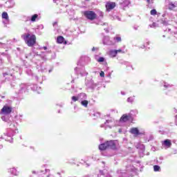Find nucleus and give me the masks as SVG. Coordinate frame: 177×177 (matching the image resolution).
Returning a JSON list of instances; mask_svg holds the SVG:
<instances>
[{
	"label": "nucleus",
	"mask_w": 177,
	"mask_h": 177,
	"mask_svg": "<svg viewBox=\"0 0 177 177\" xmlns=\"http://www.w3.org/2000/svg\"><path fill=\"white\" fill-rule=\"evenodd\" d=\"M116 19H118V20H121L118 17H116Z\"/></svg>",
	"instance_id": "obj_41"
},
{
	"label": "nucleus",
	"mask_w": 177,
	"mask_h": 177,
	"mask_svg": "<svg viewBox=\"0 0 177 177\" xmlns=\"http://www.w3.org/2000/svg\"><path fill=\"white\" fill-rule=\"evenodd\" d=\"M106 10L108 12H110V10H112L114 8H115V3L114 2H109L106 4Z\"/></svg>",
	"instance_id": "obj_6"
},
{
	"label": "nucleus",
	"mask_w": 177,
	"mask_h": 177,
	"mask_svg": "<svg viewBox=\"0 0 177 177\" xmlns=\"http://www.w3.org/2000/svg\"><path fill=\"white\" fill-rule=\"evenodd\" d=\"M97 62H104V58H103V57H100V58L98 59Z\"/></svg>",
	"instance_id": "obj_28"
},
{
	"label": "nucleus",
	"mask_w": 177,
	"mask_h": 177,
	"mask_svg": "<svg viewBox=\"0 0 177 177\" xmlns=\"http://www.w3.org/2000/svg\"><path fill=\"white\" fill-rule=\"evenodd\" d=\"M99 149H100V150H106V149H109L107 142L100 145Z\"/></svg>",
	"instance_id": "obj_12"
},
{
	"label": "nucleus",
	"mask_w": 177,
	"mask_h": 177,
	"mask_svg": "<svg viewBox=\"0 0 177 177\" xmlns=\"http://www.w3.org/2000/svg\"><path fill=\"white\" fill-rule=\"evenodd\" d=\"M43 48L44 49V50H46V49H48L46 46L43 47Z\"/></svg>",
	"instance_id": "obj_34"
},
{
	"label": "nucleus",
	"mask_w": 177,
	"mask_h": 177,
	"mask_svg": "<svg viewBox=\"0 0 177 177\" xmlns=\"http://www.w3.org/2000/svg\"><path fill=\"white\" fill-rule=\"evenodd\" d=\"M162 145L165 147H167V149H169V147H171V146H172V142H171V140L167 139L165 141H163Z\"/></svg>",
	"instance_id": "obj_8"
},
{
	"label": "nucleus",
	"mask_w": 177,
	"mask_h": 177,
	"mask_svg": "<svg viewBox=\"0 0 177 177\" xmlns=\"http://www.w3.org/2000/svg\"><path fill=\"white\" fill-rule=\"evenodd\" d=\"M128 120H129V116H128L127 114H124L120 118V122H127Z\"/></svg>",
	"instance_id": "obj_10"
},
{
	"label": "nucleus",
	"mask_w": 177,
	"mask_h": 177,
	"mask_svg": "<svg viewBox=\"0 0 177 177\" xmlns=\"http://www.w3.org/2000/svg\"><path fill=\"white\" fill-rule=\"evenodd\" d=\"M10 172L12 175H15L16 176H17V175H19V171H17V170L15 168L10 169Z\"/></svg>",
	"instance_id": "obj_15"
},
{
	"label": "nucleus",
	"mask_w": 177,
	"mask_h": 177,
	"mask_svg": "<svg viewBox=\"0 0 177 177\" xmlns=\"http://www.w3.org/2000/svg\"><path fill=\"white\" fill-rule=\"evenodd\" d=\"M93 50H95V48H93Z\"/></svg>",
	"instance_id": "obj_44"
},
{
	"label": "nucleus",
	"mask_w": 177,
	"mask_h": 177,
	"mask_svg": "<svg viewBox=\"0 0 177 177\" xmlns=\"http://www.w3.org/2000/svg\"><path fill=\"white\" fill-rule=\"evenodd\" d=\"M122 95H125V93L121 92Z\"/></svg>",
	"instance_id": "obj_42"
},
{
	"label": "nucleus",
	"mask_w": 177,
	"mask_h": 177,
	"mask_svg": "<svg viewBox=\"0 0 177 177\" xmlns=\"http://www.w3.org/2000/svg\"><path fill=\"white\" fill-rule=\"evenodd\" d=\"M150 14L152 16H155V15H157V10H156V9L151 10V12H150Z\"/></svg>",
	"instance_id": "obj_22"
},
{
	"label": "nucleus",
	"mask_w": 177,
	"mask_h": 177,
	"mask_svg": "<svg viewBox=\"0 0 177 177\" xmlns=\"http://www.w3.org/2000/svg\"><path fill=\"white\" fill-rule=\"evenodd\" d=\"M161 24L164 25V26H167L168 24V22H167L166 21L162 20L160 21Z\"/></svg>",
	"instance_id": "obj_26"
},
{
	"label": "nucleus",
	"mask_w": 177,
	"mask_h": 177,
	"mask_svg": "<svg viewBox=\"0 0 177 177\" xmlns=\"http://www.w3.org/2000/svg\"><path fill=\"white\" fill-rule=\"evenodd\" d=\"M106 177H111V176L110 174H108Z\"/></svg>",
	"instance_id": "obj_40"
},
{
	"label": "nucleus",
	"mask_w": 177,
	"mask_h": 177,
	"mask_svg": "<svg viewBox=\"0 0 177 177\" xmlns=\"http://www.w3.org/2000/svg\"><path fill=\"white\" fill-rule=\"evenodd\" d=\"M110 122H113V120H106V122H104V124L101 125V128H103L104 125H107V124H110Z\"/></svg>",
	"instance_id": "obj_21"
},
{
	"label": "nucleus",
	"mask_w": 177,
	"mask_h": 177,
	"mask_svg": "<svg viewBox=\"0 0 177 177\" xmlns=\"http://www.w3.org/2000/svg\"><path fill=\"white\" fill-rule=\"evenodd\" d=\"M138 26H136V27L134 26V28H135L136 30H138Z\"/></svg>",
	"instance_id": "obj_37"
},
{
	"label": "nucleus",
	"mask_w": 177,
	"mask_h": 177,
	"mask_svg": "<svg viewBox=\"0 0 177 177\" xmlns=\"http://www.w3.org/2000/svg\"><path fill=\"white\" fill-rule=\"evenodd\" d=\"M2 18L6 19V20H8L9 19V16L8 15V12H3L2 13Z\"/></svg>",
	"instance_id": "obj_19"
},
{
	"label": "nucleus",
	"mask_w": 177,
	"mask_h": 177,
	"mask_svg": "<svg viewBox=\"0 0 177 177\" xmlns=\"http://www.w3.org/2000/svg\"><path fill=\"white\" fill-rule=\"evenodd\" d=\"M84 15L86 19H88V20H95V19H96V13L93 11H84Z\"/></svg>",
	"instance_id": "obj_3"
},
{
	"label": "nucleus",
	"mask_w": 177,
	"mask_h": 177,
	"mask_svg": "<svg viewBox=\"0 0 177 177\" xmlns=\"http://www.w3.org/2000/svg\"><path fill=\"white\" fill-rule=\"evenodd\" d=\"M127 102H129V103H132V102H133V98L132 97H129L127 99Z\"/></svg>",
	"instance_id": "obj_27"
},
{
	"label": "nucleus",
	"mask_w": 177,
	"mask_h": 177,
	"mask_svg": "<svg viewBox=\"0 0 177 177\" xmlns=\"http://www.w3.org/2000/svg\"><path fill=\"white\" fill-rule=\"evenodd\" d=\"M160 160L161 161H162V160H164V158L160 157Z\"/></svg>",
	"instance_id": "obj_35"
},
{
	"label": "nucleus",
	"mask_w": 177,
	"mask_h": 177,
	"mask_svg": "<svg viewBox=\"0 0 177 177\" xmlns=\"http://www.w3.org/2000/svg\"><path fill=\"white\" fill-rule=\"evenodd\" d=\"M148 3H153L154 2V0H147Z\"/></svg>",
	"instance_id": "obj_32"
},
{
	"label": "nucleus",
	"mask_w": 177,
	"mask_h": 177,
	"mask_svg": "<svg viewBox=\"0 0 177 177\" xmlns=\"http://www.w3.org/2000/svg\"><path fill=\"white\" fill-rule=\"evenodd\" d=\"M109 56H111V57H115V56H117V51L116 50H111L109 51Z\"/></svg>",
	"instance_id": "obj_14"
},
{
	"label": "nucleus",
	"mask_w": 177,
	"mask_h": 177,
	"mask_svg": "<svg viewBox=\"0 0 177 177\" xmlns=\"http://www.w3.org/2000/svg\"><path fill=\"white\" fill-rule=\"evenodd\" d=\"M54 1V2H56L55 0H53Z\"/></svg>",
	"instance_id": "obj_45"
},
{
	"label": "nucleus",
	"mask_w": 177,
	"mask_h": 177,
	"mask_svg": "<svg viewBox=\"0 0 177 177\" xmlns=\"http://www.w3.org/2000/svg\"><path fill=\"white\" fill-rule=\"evenodd\" d=\"M57 42L58 44H63V42H64V37L62 36H59L57 39Z\"/></svg>",
	"instance_id": "obj_16"
},
{
	"label": "nucleus",
	"mask_w": 177,
	"mask_h": 177,
	"mask_svg": "<svg viewBox=\"0 0 177 177\" xmlns=\"http://www.w3.org/2000/svg\"><path fill=\"white\" fill-rule=\"evenodd\" d=\"M106 144L108 145V149L115 150V149H117V146L118 145V142L115 140H110L106 141Z\"/></svg>",
	"instance_id": "obj_4"
},
{
	"label": "nucleus",
	"mask_w": 177,
	"mask_h": 177,
	"mask_svg": "<svg viewBox=\"0 0 177 177\" xmlns=\"http://www.w3.org/2000/svg\"><path fill=\"white\" fill-rule=\"evenodd\" d=\"M129 4V1H125L123 3H122V5L124 6H128V5Z\"/></svg>",
	"instance_id": "obj_24"
},
{
	"label": "nucleus",
	"mask_w": 177,
	"mask_h": 177,
	"mask_svg": "<svg viewBox=\"0 0 177 177\" xmlns=\"http://www.w3.org/2000/svg\"><path fill=\"white\" fill-rule=\"evenodd\" d=\"M153 171L155 172H160L161 171V167L158 165H154L153 166Z\"/></svg>",
	"instance_id": "obj_17"
},
{
	"label": "nucleus",
	"mask_w": 177,
	"mask_h": 177,
	"mask_svg": "<svg viewBox=\"0 0 177 177\" xmlns=\"http://www.w3.org/2000/svg\"><path fill=\"white\" fill-rule=\"evenodd\" d=\"M130 132L136 136H138V135H142V133L139 132V129L136 127L131 128Z\"/></svg>",
	"instance_id": "obj_9"
},
{
	"label": "nucleus",
	"mask_w": 177,
	"mask_h": 177,
	"mask_svg": "<svg viewBox=\"0 0 177 177\" xmlns=\"http://www.w3.org/2000/svg\"><path fill=\"white\" fill-rule=\"evenodd\" d=\"M98 24H99L100 26H107V23L100 22Z\"/></svg>",
	"instance_id": "obj_29"
},
{
	"label": "nucleus",
	"mask_w": 177,
	"mask_h": 177,
	"mask_svg": "<svg viewBox=\"0 0 177 177\" xmlns=\"http://www.w3.org/2000/svg\"><path fill=\"white\" fill-rule=\"evenodd\" d=\"M114 39L117 41V42H121V37L116 36L114 37Z\"/></svg>",
	"instance_id": "obj_23"
},
{
	"label": "nucleus",
	"mask_w": 177,
	"mask_h": 177,
	"mask_svg": "<svg viewBox=\"0 0 177 177\" xmlns=\"http://www.w3.org/2000/svg\"><path fill=\"white\" fill-rule=\"evenodd\" d=\"M104 30L106 32H109V30L106 28H105Z\"/></svg>",
	"instance_id": "obj_38"
},
{
	"label": "nucleus",
	"mask_w": 177,
	"mask_h": 177,
	"mask_svg": "<svg viewBox=\"0 0 177 177\" xmlns=\"http://www.w3.org/2000/svg\"><path fill=\"white\" fill-rule=\"evenodd\" d=\"M176 6H177V4L174 3L172 2H170L169 3V10H174V9H175V8H176Z\"/></svg>",
	"instance_id": "obj_13"
},
{
	"label": "nucleus",
	"mask_w": 177,
	"mask_h": 177,
	"mask_svg": "<svg viewBox=\"0 0 177 177\" xmlns=\"http://www.w3.org/2000/svg\"><path fill=\"white\" fill-rule=\"evenodd\" d=\"M162 37H163V38H165V35H163Z\"/></svg>",
	"instance_id": "obj_43"
},
{
	"label": "nucleus",
	"mask_w": 177,
	"mask_h": 177,
	"mask_svg": "<svg viewBox=\"0 0 177 177\" xmlns=\"http://www.w3.org/2000/svg\"><path fill=\"white\" fill-rule=\"evenodd\" d=\"M37 19H38V15L35 14L34 15L32 16L30 20H31V21H35V20H37Z\"/></svg>",
	"instance_id": "obj_20"
},
{
	"label": "nucleus",
	"mask_w": 177,
	"mask_h": 177,
	"mask_svg": "<svg viewBox=\"0 0 177 177\" xmlns=\"http://www.w3.org/2000/svg\"><path fill=\"white\" fill-rule=\"evenodd\" d=\"M104 45H113L114 43L111 40H110V37H104L103 40Z\"/></svg>",
	"instance_id": "obj_7"
},
{
	"label": "nucleus",
	"mask_w": 177,
	"mask_h": 177,
	"mask_svg": "<svg viewBox=\"0 0 177 177\" xmlns=\"http://www.w3.org/2000/svg\"><path fill=\"white\" fill-rule=\"evenodd\" d=\"M100 77H104V72L101 71L100 73Z\"/></svg>",
	"instance_id": "obj_31"
},
{
	"label": "nucleus",
	"mask_w": 177,
	"mask_h": 177,
	"mask_svg": "<svg viewBox=\"0 0 177 177\" xmlns=\"http://www.w3.org/2000/svg\"><path fill=\"white\" fill-rule=\"evenodd\" d=\"M80 99H86V95L84 93H82L77 97H72L73 102H77V100H80Z\"/></svg>",
	"instance_id": "obj_5"
},
{
	"label": "nucleus",
	"mask_w": 177,
	"mask_h": 177,
	"mask_svg": "<svg viewBox=\"0 0 177 177\" xmlns=\"http://www.w3.org/2000/svg\"><path fill=\"white\" fill-rule=\"evenodd\" d=\"M12 107L8 105H5L1 110L0 114L1 115V120L7 122L9 118V114L12 113Z\"/></svg>",
	"instance_id": "obj_2"
},
{
	"label": "nucleus",
	"mask_w": 177,
	"mask_h": 177,
	"mask_svg": "<svg viewBox=\"0 0 177 177\" xmlns=\"http://www.w3.org/2000/svg\"><path fill=\"white\" fill-rule=\"evenodd\" d=\"M21 38L25 41V44L28 45V46H34L37 43V37L35 35H31L30 33H24L21 35Z\"/></svg>",
	"instance_id": "obj_1"
},
{
	"label": "nucleus",
	"mask_w": 177,
	"mask_h": 177,
	"mask_svg": "<svg viewBox=\"0 0 177 177\" xmlns=\"http://www.w3.org/2000/svg\"><path fill=\"white\" fill-rule=\"evenodd\" d=\"M88 103L89 102H88V100H83V101L81 102V104L82 106H84V107H88Z\"/></svg>",
	"instance_id": "obj_18"
},
{
	"label": "nucleus",
	"mask_w": 177,
	"mask_h": 177,
	"mask_svg": "<svg viewBox=\"0 0 177 177\" xmlns=\"http://www.w3.org/2000/svg\"><path fill=\"white\" fill-rule=\"evenodd\" d=\"M150 27H151L152 28H154L156 27H158V25H157L156 23H153L151 25H150Z\"/></svg>",
	"instance_id": "obj_25"
},
{
	"label": "nucleus",
	"mask_w": 177,
	"mask_h": 177,
	"mask_svg": "<svg viewBox=\"0 0 177 177\" xmlns=\"http://www.w3.org/2000/svg\"><path fill=\"white\" fill-rule=\"evenodd\" d=\"M100 172L101 175H103V171H100Z\"/></svg>",
	"instance_id": "obj_39"
},
{
	"label": "nucleus",
	"mask_w": 177,
	"mask_h": 177,
	"mask_svg": "<svg viewBox=\"0 0 177 177\" xmlns=\"http://www.w3.org/2000/svg\"><path fill=\"white\" fill-rule=\"evenodd\" d=\"M116 50V52H117V53H121V52L122 53H124V52H122V50H121V49H119V50Z\"/></svg>",
	"instance_id": "obj_30"
},
{
	"label": "nucleus",
	"mask_w": 177,
	"mask_h": 177,
	"mask_svg": "<svg viewBox=\"0 0 177 177\" xmlns=\"http://www.w3.org/2000/svg\"><path fill=\"white\" fill-rule=\"evenodd\" d=\"M164 86H165V88H168V86H169V84H167V85L165 84Z\"/></svg>",
	"instance_id": "obj_33"
},
{
	"label": "nucleus",
	"mask_w": 177,
	"mask_h": 177,
	"mask_svg": "<svg viewBox=\"0 0 177 177\" xmlns=\"http://www.w3.org/2000/svg\"><path fill=\"white\" fill-rule=\"evenodd\" d=\"M56 24H57V22H55V23L53 24V26H56Z\"/></svg>",
	"instance_id": "obj_36"
},
{
	"label": "nucleus",
	"mask_w": 177,
	"mask_h": 177,
	"mask_svg": "<svg viewBox=\"0 0 177 177\" xmlns=\"http://www.w3.org/2000/svg\"><path fill=\"white\" fill-rule=\"evenodd\" d=\"M4 135L8 136V138H12V136L13 135V131L12 129H8L6 132L4 133Z\"/></svg>",
	"instance_id": "obj_11"
}]
</instances>
